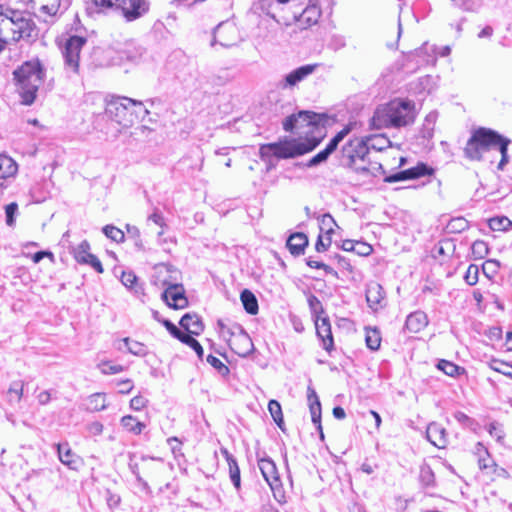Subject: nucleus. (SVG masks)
<instances>
[{"label": "nucleus", "instance_id": "1", "mask_svg": "<svg viewBox=\"0 0 512 512\" xmlns=\"http://www.w3.org/2000/svg\"><path fill=\"white\" fill-rule=\"evenodd\" d=\"M325 115L312 111H299L286 117L283 129L298 135L297 138L283 137L273 143L262 144L259 156L269 160L273 154L279 159H290L313 151L324 138Z\"/></svg>", "mask_w": 512, "mask_h": 512}, {"label": "nucleus", "instance_id": "2", "mask_svg": "<svg viewBox=\"0 0 512 512\" xmlns=\"http://www.w3.org/2000/svg\"><path fill=\"white\" fill-rule=\"evenodd\" d=\"M368 155L363 139L355 137L343 145L339 162L341 166L352 170L363 179L384 175L383 166L379 162L370 161Z\"/></svg>", "mask_w": 512, "mask_h": 512}, {"label": "nucleus", "instance_id": "3", "mask_svg": "<svg viewBox=\"0 0 512 512\" xmlns=\"http://www.w3.org/2000/svg\"><path fill=\"white\" fill-rule=\"evenodd\" d=\"M415 117L414 103L412 101L395 99L376 109L371 119V124L376 129L399 128L412 124Z\"/></svg>", "mask_w": 512, "mask_h": 512}, {"label": "nucleus", "instance_id": "4", "mask_svg": "<svg viewBox=\"0 0 512 512\" xmlns=\"http://www.w3.org/2000/svg\"><path fill=\"white\" fill-rule=\"evenodd\" d=\"M44 68L38 59L24 62L13 72L17 91L24 105H32L44 80Z\"/></svg>", "mask_w": 512, "mask_h": 512}, {"label": "nucleus", "instance_id": "5", "mask_svg": "<svg viewBox=\"0 0 512 512\" xmlns=\"http://www.w3.org/2000/svg\"><path fill=\"white\" fill-rule=\"evenodd\" d=\"M502 135L491 128L478 127L474 129L464 148V155L471 161H481L483 153L496 149Z\"/></svg>", "mask_w": 512, "mask_h": 512}, {"label": "nucleus", "instance_id": "6", "mask_svg": "<svg viewBox=\"0 0 512 512\" xmlns=\"http://www.w3.org/2000/svg\"><path fill=\"white\" fill-rule=\"evenodd\" d=\"M131 104H133L131 98L112 97L106 102L105 115L123 127H130L134 124V112L130 107Z\"/></svg>", "mask_w": 512, "mask_h": 512}, {"label": "nucleus", "instance_id": "7", "mask_svg": "<svg viewBox=\"0 0 512 512\" xmlns=\"http://www.w3.org/2000/svg\"><path fill=\"white\" fill-rule=\"evenodd\" d=\"M86 43V37L78 35H72L66 40L62 49V55L64 68L67 73L74 75L79 73L80 52Z\"/></svg>", "mask_w": 512, "mask_h": 512}, {"label": "nucleus", "instance_id": "8", "mask_svg": "<svg viewBox=\"0 0 512 512\" xmlns=\"http://www.w3.org/2000/svg\"><path fill=\"white\" fill-rule=\"evenodd\" d=\"M10 15L13 16V27L10 28L13 40L30 39L37 35L36 25L30 14L13 10Z\"/></svg>", "mask_w": 512, "mask_h": 512}, {"label": "nucleus", "instance_id": "9", "mask_svg": "<svg viewBox=\"0 0 512 512\" xmlns=\"http://www.w3.org/2000/svg\"><path fill=\"white\" fill-rule=\"evenodd\" d=\"M165 70L167 73H172L181 84L188 85L194 79L192 67L186 63L185 57L180 53L169 57L165 64Z\"/></svg>", "mask_w": 512, "mask_h": 512}, {"label": "nucleus", "instance_id": "10", "mask_svg": "<svg viewBox=\"0 0 512 512\" xmlns=\"http://www.w3.org/2000/svg\"><path fill=\"white\" fill-rule=\"evenodd\" d=\"M434 174V169L423 162H418L416 166L409 169L401 170L384 177V182L395 183L400 181L415 180L424 176Z\"/></svg>", "mask_w": 512, "mask_h": 512}, {"label": "nucleus", "instance_id": "11", "mask_svg": "<svg viewBox=\"0 0 512 512\" xmlns=\"http://www.w3.org/2000/svg\"><path fill=\"white\" fill-rule=\"evenodd\" d=\"M238 41V32L236 27L228 22L220 23L214 30L211 45L219 44L222 47L229 48Z\"/></svg>", "mask_w": 512, "mask_h": 512}, {"label": "nucleus", "instance_id": "12", "mask_svg": "<svg viewBox=\"0 0 512 512\" xmlns=\"http://www.w3.org/2000/svg\"><path fill=\"white\" fill-rule=\"evenodd\" d=\"M180 272L171 264L161 263L155 266L154 284L163 287L170 288V283L173 285H179Z\"/></svg>", "mask_w": 512, "mask_h": 512}, {"label": "nucleus", "instance_id": "13", "mask_svg": "<svg viewBox=\"0 0 512 512\" xmlns=\"http://www.w3.org/2000/svg\"><path fill=\"white\" fill-rule=\"evenodd\" d=\"M351 126H345L327 144V146L314 155L306 164L307 167H314L325 162L328 157L337 149L339 143L350 133Z\"/></svg>", "mask_w": 512, "mask_h": 512}, {"label": "nucleus", "instance_id": "14", "mask_svg": "<svg viewBox=\"0 0 512 512\" xmlns=\"http://www.w3.org/2000/svg\"><path fill=\"white\" fill-rule=\"evenodd\" d=\"M235 337L228 344L231 350L240 357H247L254 350L252 339L243 327H236Z\"/></svg>", "mask_w": 512, "mask_h": 512}, {"label": "nucleus", "instance_id": "15", "mask_svg": "<svg viewBox=\"0 0 512 512\" xmlns=\"http://www.w3.org/2000/svg\"><path fill=\"white\" fill-rule=\"evenodd\" d=\"M117 8L121 9L127 21H134L149 10V3L145 0H119Z\"/></svg>", "mask_w": 512, "mask_h": 512}, {"label": "nucleus", "instance_id": "16", "mask_svg": "<svg viewBox=\"0 0 512 512\" xmlns=\"http://www.w3.org/2000/svg\"><path fill=\"white\" fill-rule=\"evenodd\" d=\"M162 299L173 309H183L188 305V300L185 296V290L182 284L173 285L170 283V288L164 289Z\"/></svg>", "mask_w": 512, "mask_h": 512}, {"label": "nucleus", "instance_id": "17", "mask_svg": "<svg viewBox=\"0 0 512 512\" xmlns=\"http://www.w3.org/2000/svg\"><path fill=\"white\" fill-rule=\"evenodd\" d=\"M74 258L80 264L91 266L98 273H103L104 271L103 266L97 256L90 253V244L86 240H83L74 249Z\"/></svg>", "mask_w": 512, "mask_h": 512}, {"label": "nucleus", "instance_id": "18", "mask_svg": "<svg viewBox=\"0 0 512 512\" xmlns=\"http://www.w3.org/2000/svg\"><path fill=\"white\" fill-rule=\"evenodd\" d=\"M314 323L317 336L321 340L323 349L330 353L334 349V340L329 318L324 316L314 320Z\"/></svg>", "mask_w": 512, "mask_h": 512}, {"label": "nucleus", "instance_id": "19", "mask_svg": "<svg viewBox=\"0 0 512 512\" xmlns=\"http://www.w3.org/2000/svg\"><path fill=\"white\" fill-rule=\"evenodd\" d=\"M318 67L319 64L314 63L306 64L292 70L284 77L283 83L281 84L282 88H288L297 85L299 82L303 81L308 76L313 74Z\"/></svg>", "mask_w": 512, "mask_h": 512}, {"label": "nucleus", "instance_id": "20", "mask_svg": "<svg viewBox=\"0 0 512 512\" xmlns=\"http://www.w3.org/2000/svg\"><path fill=\"white\" fill-rule=\"evenodd\" d=\"M258 467L263 475V478L272 490L281 486L279 474L276 464L270 458H261L258 460Z\"/></svg>", "mask_w": 512, "mask_h": 512}, {"label": "nucleus", "instance_id": "21", "mask_svg": "<svg viewBox=\"0 0 512 512\" xmlns=\"http://www.w3.org/2000/svg\"><path fill=\"white\" fill-rule=\"evenodd\" d=\"M366 301L373 311H378L383 307L385 292L383 287L377 282H371L366 286Z\"/></svg>", "mask_w": 512, "mask_h": 512}, {"label": "nucleus", "instance_id": "22", "mask_svg": "<svg viewBox=\"0 0 512 512\" xmlns=\"http://www.w3.org/2000/svg\"><path fill=\"white\" fill-rule=\"evenodd\" d=\"M307 399L309 402L312 422L315 424L320 433V437L323 439L324 434L321 425V403L316 391L311 386H308L307 388Z\"/></svg>", "mask_w": 512, "mask_h": 512}, {"label": "nucleus", "instance_id": "23", "mask_svg": "<svg viewBox=\"0 0 512 512\" xmlns=\"http://www.w3.org/2000/svg\"><path fill=\"white\" fill-rule=\"evenodd\" d=\"M426 438L435 447L442 449L447 445V433L444 427L438 423H430L426 429Z\"/></svg>", "mask_w": 512, "mask_h": 512}, {"label": "nucleus", "instance_id": "24", "mask_svg": "<svg viewBox=\"0 0 512 512\" xmlns=\"http://www.w3.org/2000/svg\"><path fill=\"white\" fill-rule=\"evenodd\" d=\"M179 324L188 332L187 334L200 335L204 330L201 318L195 313H186L183 315Z\"/></svg>", "mask_w": 512, "mask_h": 512}, {"label": "nucleus", "instance_id": "25", "mask_svg": "<svg viewBox=\"0 0 512 512\" xmlns=\"http://www.w3.org/2000/svg\"><path fill=\"white\" fill-rule=\"evenodd\" d=\"M428 325V317L423 311H415L410 313L405 322V327L412 333L423 330Z\"/></svg>", "mask_w": 512, "mask_h": 512}, {"label": "nucleus", "instance_id": "26", "mask_svg": "<svg viewBox=\"0 0 512 512\" xmlns=\"http://www.w3.org/2000/svg\"><path fill=\"white\" fill-rule=\"evenodd\" d=\"M286 245L292 255L299 256L304 253L308 238L304 233L296 232L289 236Z\"/></svg>", "mask_w": 512, "mask_h": 512}, {"label": "nucleus", "instance_id": "27", "mask_svg": "<svg viewBox=\"0 0 512 512\" xmlns=\"http://www.w3.org/2000/svg\"><path fill=\"white\" fill-rule=\"evenodd\" d=\"M41 3L40 12L55 17L61 14V9L66 10L70 5V0H39Z\"/></svg>", "mask_w": 512, "mask_h": 512}, {"label": "nucleus", "instance_id": "28", "mask_svg": "<svg viewBox=\"0 0 512 512\" xmlns=\"http://www.w3.org/2000/svg\"><path fill=\"white\" fill-rule=\"evenodd\" d=\"M16 162L7 155H0V187L5 188V180L17 173Z\"/></svg>", "mask_w": 512, "mask_h": 512}, {"label": "nucleus", "instance_id": "29", "mask_svg": "<svg viewBox=\"0 0 512 512\" xmlns=\"http://www.w3.org/2000/svg\"><path fill=\"white\" fill-rule=\"evenodd\" d=\"M221 453L228 463L230 480L235 489L239 491L241 488V477L237 460L227 449H221Z\"/></svg>", "mask_w": 512, "mask_h": 512}, {"label": "nucleus", "instance_id": "30", "mask_svg": "<svg viewBox=\"0 0 512 512\" xmlns=\"http://www.w3.org/2000/svg\"><path fill=\"white\" fill-rule=\"evenodd\" d=\"M58 458L62 464L68 466L70 469H76L78 458L72 452L68 443H60L57 445Z\"/></svg>", "mask_w": 512, "mask_h": 512}, {"label": "nucleus", "instance_id": "31", "mask_svg": "<svg viewBox=\"0 0 512 512\" xmlns=\"http://www.w3.org/2000/svg\"><path fill=\"white\" fill-rule=\"evenodd\" d=\"M362 139L367 146V153H369L370 149L375 151H383L384 149L391 146V141L383 134L371 135Z\"/></svg>", "mask_w": 512, "mask_h": 512}, {"label": "nucleus", "instance_id": "32", "mask_svg": "<svg viewBox=\"0 0 512 512\" xmlns=\"http://www.w3.org/2000/svg\"><path fill=\"white\" fill-rule=\"evenodd\" d=\"M122 344L127 348V351L132 355L144 357L148 354V348L141 342L126 337L119 341V344L116 348L118 350H122Z\"/></svg>", "mask_w": 512, "mask_h": 512}, {"label": "nucleus", "instance_id": "33", "mask_svg": "<svg viewBox=\"0 0 512 512\" xmlns=\"http://www.w3.org/2000/svg\"><path fill=\"white\" fill-rule=\"evenodd\" d=\"M240 299L245 311L250 315H256L259 310L256 296L248 289H244L240 294Z\"/></svg>", "mask_w": 512, "mask_h": 512}, {"label": "nucleus", "instance_id": "34", "mask_svg": "<svg viewBox=\"0 0 512 512\" xmlns=\"http://www.w3.org/2000/svg\"><path fill=\"white\" fill-rule=\"evenodd\" d=\"M511 144V139L502 135L501 140L498 142L496 149L501 154V159L497 165V169L503 171L507 164L510 162L508 155V147Z\"/></svg>", "mask_w": 512, "mask_h": 512}, {"label": "nucleus", "instance_id": "35", "mask_svg": "<svg viewBox=\"0 0 512 512\" xmlns=\"http://www.w3.org/2000/svg\"><path fill=\"white\" fill-rule=\"evenodd\" d=\"M13 9L0 5V37L6 39L5 31L13 27V16L10 13Z\"/></svg>", "mask_w": 512, "mask_h": 512}, {"label": "nucleus", "instance_id": "36", "mask_svg": "<svg viewBox=\"0 0 512 512\" xmlns=\"http://www.w3.org/2000/svg\"><path fill=\"white\" fill-rule=\"evenodd\" d=\"M476 453L478 454V465L481 470L488 469L490 467H496L494 461L490 458L488 450L483 446L482 443L478 442L476 445Z\"/></svg>", "mask_w": 512, "mask_h": 512}, {"label": "nucleus", "instance_id": "37", "mask_svg": "<svg viewBox=\"0 0 512 512\" xmlns=\"http://www.w3.org/2000/svg\"><path fill=\"white\" fill-rule=\"evenodd\" d=\"M365 332L367 347L372 351L378 350L381 344L380 331L377 328L367 327L365 328Z\"/></svg>", "mask_w": 512, "mask_h": 512}, {"label": "nucleus", "instance_id": "38", "mask_svg": "<svg viewBox=\"0 0 512 512\" xmlns=\"http://www.w3.org/2000/svg\"><path fill=\"white\" fill-rule=\"evenodd\" d=\"M24 382L21 380L13 381L7 391L8 401L13 403H19L23 396Z\"/></svg>", "mask_w": 512, "mask_h": 512}, {"label": "nucleus", "instance_id": "39", "mask_svg": "<svg viewBox=\"0 0 512 512\" xmlns=\"http://www.w3.org/2000/svg\"><path fill=\"white\" fill-rule=\"evenodd\" d=\"M308 306L312 315L313 320L322 318L325 316V310L321 303V301L318 299L317 296L314 294H309L307 298Z\"/></svg>", "mask_w": 512, "mask_h": 512}, {"label": "nucleus", "instance_id": "40", "mask_svg": "<svg viewBox=\"0 0 512 512\" xmlns=\"http://www.w3.org/2000/svg\"><path fill=\"white\" fill-rule=\"evenodd\" d=\"M489 228L493 231H508L512 229V221L506 216H496L488 221Z\"/></svg>", "mask_w": 512, "mask_h": 512}, {"label": "nucleus", "instance_id": "41", "mask_svg": "<svg viewBox=\"0 0 512 512\" xmlns=\"http://www.w3.org/2000/svg\"><path fill=\"white\" fill-rule=\"evenodd\" d=\"M437 368L443 371L446 375L451 377L459 376L465 372L463 367L456 365L453 362L447 360H440L437 364Z\"/></svg>", "mask_w": 512, "mask_h": 512}, {"label": "nucleus", "instance_id": "42", "mask_svg": "<svg viewBox=\"0 0 512 512\" xmlns=\"http://www.w3.org/2000/svg\"><path fill=\"white\" fill-rule=\"evenodd\" d=\"M122 426L129 432L140 434L145 428V424L137 421L133 416L127 415L121 419Z\"/></svg>", "mask_w": 512, "mask_h": 512}, {"label": "nucleus", "instance_id": "43", "mask_svg": "<svg viewBox=\"0 0 512 512\" xmlns=\"http://www.w3.org/2000/svg\"><path fill=\"white\" fill-rule=\"evenodd\" d=\"M268 410L274 420V422L277 424V426L281 429H283L284 419H283V413L280 403L277 400H270L268 403Z\"/></svg>", "mask_w": 512, "mask_h": 512}, {"label": "nucleus", "instance_id": "44", "mask_svg": "<svg viewBox=\"0 0 512 512\" xmlns=\"http://www.w3.org/2000/svg\"><path fill=\"white\" fill-rule=\"evenodd\" d=\"M455 251V244L451 239L440 240L434 247L433 252L439 256H449Z\"/></svg>", "mask_w": 512, "mask_h": 512}, {"label": "nucleus", "instance_id": "45", "mask_svg": "<svg viewBox=\"0 0 512 512\" xmlns=\"http://www.w3.org/2000/svg\"><path fill=\"white\" fill-rule=\"evenodd\" d=\"M107 407L105 394L104 393H94L88 398V409L90 411H102Z\"/></svg>", "mask_w": 512, "mask_h": 512}, {"label": "nucleus", "instance_id": "46", "mask_svg": "<svg viewBox=\"0 0 512 512\" xmlns=\"http://www.w3.org/2000/svg\"><path fill=\"white\" fill-rule=\"evenodd\" d=\"M127 59L140 63L146 59L147 50L142 46H129L126 49Z\"/></svg>", "mask_w": 512, "mask_h": 512}, {"label": "nucleus", "instance_id": "47", "mask_svg": "<svg viewBox=\"0 0 512 512\" xmlns=\"http://www.w3.org/2000/svg\"><path fill=\"white\" fill-rule=\"evenodd\" d=\"M217 325L219 327L220 337L227 341L228 344L231 342V339L235 337L237 331L236 327H242L239 324H233L231 326H228L222 320H218Z\"/></svg>", "mask_w": 512, "mask_h": 512}, {"label": "nucleus", "instance_id": "48", "mask_svg": "<svg viewBox=\"0 0 512 512\" xmlns=\"http://www.w3.org/2000/svg\"><path fill=\"white\" fill-rule=\"evenodd\" d=\"M469 222L463 217L451 219L447 224V230L450 233H461L468 229Z\"/></svg>", "mask_w": 512, "mask_h": 512}, {"label": "nucleus", "instance_id": "49", "mask_svg": "<svg viewBox=\"0 0 512 512\" xmlns=\"http://www.w3.org/2000/svg\"><path fill=\"white\" fill-rule=\"evenodd\" d=\"M179 341L191 347L200 359L203 358L204 350L201 344L192 336V334L183 333Z\"/></svg>", "mask_w": 512, "mask_h": 512}, {"label": "nucleus", "instance_id": "50", "mask_svg": "<svg viewBox=\"0 0 512 512\" xmlns=\"http://www.w3.org/2000/svg\"><path fill=\"white\" fill-rule=\"evenodd\" d=\"M471 252L475 259H483L489 252L488 244L483 240H476L471 246Z\"/></svg>", "mask_w": 512, "mask_h": 512}, {"label": "nucleus", "instance_id": "51", "mask_svg": "<svg viewBox=\"0 0 512 512\" xmlns=\"http://www.w3.org/2000/svg\"><path fill=\"white\" fill-rule=\"evenodd\" d=\"M490 368L492 370L499 372V373L512 379V365L511 364L504 362V361L493 359L490 362Z\"/></svg>", "mask_w": 512, "mask_h": 512}, {"label": "nucleus", "instance_id": "52", "mask_svg": "<svg viewBox=\"0 0 512 512\" xmlns=\"http://www.w3.org/2000/svg\"><path fill=\"white\" fill-rule=\"evenodd\" d=\"M319 221L320 230L324 231L328 235L332 234L334 232V226H337L336 221L329 213L321 215Z\"/></svg>", "mask_w": 512, "mask_h": 512}, {"label": "nucleus", "instance_id": "53", "mask_svg": "<svg viewBox=\"0 0 512 512\" xmlns=\"http://www.w3.org/2000/svg\"><path fill=\"white\" fill-rule=\"evenodd\" d=\"M103 233L106 237L118 243L123 242L125 238L123 231L113 225L103 227Z\"/></svg>", "mask_w": 512, "mask_h": 512}, {"label": "nucleus", "instance_id": "54", "mask_svg": "<svg viewBox=\"0 0 512 512\" xmlns=\"http://www.w3.org/2000/svg\"><path fill=\"white\" fill-rule=\"evenodd\" d=\"M421 483L426 487H432L435 483V477L430 466H422L419 475Z\"/></svg>", "mask_w": 512, "mask_h": 512}, {"label": "nucleus", "instance_id": "55", "mask_svg": "<svg viewBox=\"0 0 512 512\" xmlns=\"http://www.w3.org/2000/svg\"><path fill=\"white\" fill-rule=\"evenodd\" d=\"M346 37L341 34H332L328 41V48L333 51H339L346 47Z\"/></svg>", "mask_w": 512, "mask_h": 512}, {"label": "nucleus", "instance_id": "56", "mask_svg": "<svg viewBox=\"0 0 512 512\" xmlns=\"http://www.w3.org/2000/svg\"><path fill=\"white\" fill-rule=\"evenodd\" d=\"M433 86V78L429 75L421 77L418 79L417 83H415V88H413L416 92H428L430 93Z\"/></svg>", "mask_w": 512, "mask_h": 512}, {"label": "nucleus", "instance_id": "57", "mask_svg": "<svg viewBox=\"0 0 512 512\" xmlns=\"http://www.w3.org/2000/svg\"><path fill=\"white\" fill-rule=\"evenodd\" d=\"M102 374L113 375L118 374L124 370V367L119 364H112L109 361H103L98 365Z\"/></svg>", "mask_w": 512, "mask_h": 512}, {"label": "nucleus", "instance_id": "58", "mask_svg": "<svg viewBox=\"0 0 512 512\" xmlns=\"http://www.w3.org/2000/svg\"><path fill=\"white\" fill-rule=\"evenodd\" d=\"M478 277L479 267L475 264H470L464 275L465 282L470 286H474L478 282Z\"/></svg>", "mask_w": 512, "mask_h": 512}, {"label": "nucleus", "instance_id": "59", "mask_svg": "<svg viewBox=\"0 0 512 512\" xmlns=\"http://www.w3.org/2000/svg\"><path fill=\"white\" fill-rule=\"evenodd\" d=\"M206 361L213 368H215L220 375L226 376L229 373V368L217 357L209 354L206 358Z\"/></svg>", "mask_w": 512, "mask_h": 512}, {"label": "nucleus", "instance_id": "60", "mask_svg": "<svg viewBox=\"0 0 512 512\" xmlns=\"http://www.w3.org/2000/svg\"><path fill=\"white\" fill-rule=\"evenodd\" d=\"M130 107L134 112V120L138 118L144 120L145 117L150 113L141 101L133 100V104H131Z\"/></svg>", "mask_w": 512, "mask_h": 512}, {"label": "nucleus", "instance_id": "61", "mask_svg": "<svg viewBox=\"0 0 512 512\" xmlns=\"http://www.w3.org/2000/svg\"><path fill=\"white\" fill-rule=\"evenodd\" d=\"M17 211H18V205L15 202H12V203L8 204L5 207L6 224L9 227L14 226V224H15V215L17 214Z\"/></svg>", "mask_w": 512, "mask_h": 512}, {"label": "nucleus", "instance_id": "62", "mask_svg": "<svg viewBox=\"0 0 512 512\" xmlns=\"http://www.w3.org/2000/svg\"><path fill=\"white\" fill-rule=\"evenodd\" d=\"M306 263L310 268L323 269L326 274L337 275V272L331 266L321 261L313 260L311 257L306 260Z\"/></svg>", "mask_w": 512, "mask_h": 512}, {"label": "nucleus", "instance_id": "63", "mask_svg": "<svg viewBox=\"0 0 512 512\" xmlns=\"http://www.w3.org/2000/svg\"><path fill=\"white\" fill-rule=\"evenodd\" d=\"M499 262L497 260H494V259H490V260H487L483 265H482V271L483 273L487 276V277H492V275L496 274L497 273V270L499 268Z\"/></svg>", "mask_w": 512, "mask_h": 512}, {"label": "nucleus", "instance_id": "64", "mask_svg": "<svg viewBox=\"0 0 512 512\" xmlns=\"http://www.w3.org/2000/svg\"><path fill=\"white\" fill-rule=\"evenodd\" d=\"M373 248L371 245L362 242V241H356L354 251L356 254L360 256H368L372 253Z\"/></svg>", "mask_w": 512, "mask_h": 512}]
</instances>
